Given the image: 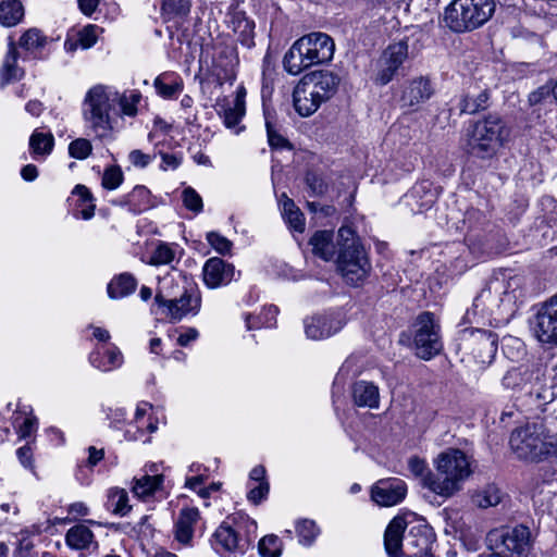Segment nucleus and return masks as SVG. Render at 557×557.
I'll return each mask as SVG.
<instances>
[{
	"mask_svg": "<svg viewBox=\"0 0 557 557\" xmlns=\"http://www.w3.org/2000/svg\"><path fill=\"white\" fill-rule=\"evenodd\" d=\"M129 162L137 168H146L152 160L150 154L144 153L139 149H135L128 154Z\"/></svg>",
	"mask_w": 557,
	"mask_h": 557,
	"instance_id": "obj_56",
	"label": "nucleus"
},
{
	"mask_svg": "<svg viewBox=\"0 0 557 557\" xmlns=\"http://www.w3.org/2000/svg\"><path fill=\"white\" fill-rule=\"evenodd\" d=\"M149 197H150V191L145 187V186H136L132 193L128 194L127 196V202L129 205H134L137 210H143L140 203L139 205H136L135 203V200L136 199H140L143 201V205L145 207H147L149 205Z\"/></svg>",
	"mask_w": 557,
	"mask_h": 557,
	"instance_id": "obj_52",
	"label": "nucleus"
},
{
	"mask_svg": "<svg viewBox=\"0 0 557 557\" xmlns=\"http://www.w3.org/2000/svg\"><path fill=\"white\" fill-rule=\"evenodd\" d=\"M175 288L178 284L173 278L164 277L156 294V302L166 308V317L172 321H180L189 312H197L200 307V299L193 297L185 288L178 295Z\"/></svg>",
	"mask_w": 557,
	"mask_h": 557,
	"instance_id": "obj_7",
	"label": "nucleus"
},
{
	"mask_svg": "<svg viewBox=\"0 0 557 557\" xmlns=\"http://www.w3.org/2000/svg\"><path fill=\"white\" fill-rule=\"evenodd\" d=\"M431 540L420 528H412L405 537V557H431Z\"/></svg>",
	"mask_w": 557,
	"mask_h": 557,
	"instance_id": "obj_19",
	"label": "nucleus"
},
{
	"mask_svg": "<svg viewBox=\"0 0 557 557\" xmlns=\"http://www.w3.org/2000/svg\"><path fill=\"white\" fill-rule=\"evenodd\" d=\"M267 133L271 147L284 148L287 146V140L272 127L270 122H267Z\"/></svg>",
	"mask_w": 557,
	"mask_h": 557,
	"instance_id": "obj_57",
	"label": "nucleus"
},
{
	"mask_svg": "<svg viewBox=\"0 0 557 557\" xmlns=\"http://www.w3.org/2000/svg\"><path fill=\"white\" fill-rule=\"evenodd\" d=\"M408 466H409L410 471L414 475L423 476L424 478V475H425L424 472L426 470V466H425V462L422 459H419L417 457H412V458L409 459Z\"/></svg>",
	"mask_w": 557,
	"mask_h": 557,
	"instance_id": "obj_60",
	"label": "nucleus"
},
{
	"mask_svg": "<svg viewBox=\"0 0 557 557\" xmlns=\"http://www.w3.org/2000/svg\"><path fill=\"white\" fill-rule=\"evenodd\" d=\"M407 494L406 483L397 478L379 480L371 488V498L380 506H395Z\"/></svg>",
	"mask_w": 557,
	"mask_h": 557,
	"instance_id": "obj_14",
	"label": "nucleus"
},
{
	"mask_svg": "<svg viewBox=\"0 0 557 557\" xmlns=\"http://www.w3.org/2000/svg\"><path fill=\"white\" fill-rule=\"evenodd\" d=\"M342 239L341 249L336 260L337 270L347 284L358 286L369 275L371 263L364 247L354 237L350 227L343 226L338 230Z\"/></svg>",
	"mask_w": 557,
	"mask_h": 557,
	"instance_id": "obj_4",
	"label": "nucleus"
},
{
	"mask_svg": "<svg viewBox=\"0 0 557 557\" xmlns=\"http://www.w3.org/2000/svg\"><path fill=\"white\" fill-rule=\"evenodd\" d=\"M335 42L331 36L313 32L297 39L284 55V69L292 75L304 70L323 64L333 59Z\"/></svg>",
	"mask_w": 557,
	"mask_h": 557,
	"instance_id": "obj_2",
	"label": "nucleus"
},
{
	"mask_svg": "<svg viewBox=\"0 0 557 557\" xmlns=\"http://www.w3.org/2000/svg\"><path fill=\"white\" fill-rule=\"evenodd\" d=\"M341 329L336 322L325 315H315L305 320V332L308 338L322 339L331 336Z\"/></svg>",
	"mask_w": 557,
	"mask_h": 557,
	"instance_id": "obj_23",
	"label": "nucleus"
},
{
	"mask_svg": "<svg viewBox=\"0 0 557 557\" xmlns=\"http://www.w3.org/2000/svg\"><path fill=\"white\" fill-rule=\"evenodd\" d=\"M406 529V521L403 518H394L384 535V544L387 554L392 557H398L399 553L404 554L403 535Z\"/></svg>",
	"mask_w": 557,
	"mask_h": 557,
	"instance_id": "obj_22",
	"label": "nucleus"
},
{
	"mask_svg": "<svg viewBox=\"0 0 557 557\" xmlns=\"http://www.w3.org/2000/svg\"><path fill=\"white\" fill-rule=\"evenodd\" d=\"M545 382L549 391L554 392V398L557 396V366L546 367L544 369Z\"/></svg>",
	"mask_w": 557,
	"mask_h": 557,
	"instance_id": "obj_58",
	"label": "nucleus"
},
{
	"mask_svg": "<svg viewBox=\"0 0 557 557\" xmlns=\"http://www.w3.org/2000/svg\"><path fill=\"white\" fill-rule=\"evenodd\" d=\"M97 29L96 25H87L77 33L79 46L83 49L92 47L97 41Z\"/></svg>",
	"mask_w": 557,
	"mask_h": 557,
	"instance_id": "obj_51",
	"label": "nucleus"
},
{
	"mask_svg": "<svg viewBox=\"0 0 557 557\" xmlns=\"http://www.w3.org/2000/svg\"><path fill=\"white\" fill-rule=\"evenodd\" d=\"M312 252L325 261L333 259L335 255V246L333 243V232L318 231L310 239Z\"/></svg>",
	"mask_w": 557,
	"mask_h": 557,
	"instance_id": "obj_27",
	"label": "nucleus"
},
{
	"mask_svg": "<svg viewBox=\"0 0 557 557\" xmlns=\"http://www.w3.org/2000/svg\"><path fill=\"white\" fill-rule=\"evenodd\" d=\"M502 500L500 490L496 485H487L472 496V502L480 508L496 506Z\"/></svg>",
	"mask_w": 557,
	"mask_h": 557,
	"instance_id": "obj_35",
	"label": "nucleus"
},
{
	"mask_svg": "<svg viewBox=\"0 0 557 557\" xmlns=\"http://www.w3.org/2000/svg\"><path fill=\"white\" fill-rule=\"evenodd\" d=\"M433 94L429 78L420 76L409 81L403 90L401 102L405 107H413L428 100Z\"/></svg>",
	"mask_w": 557,
	"mask_h": 557,
	"instance_id": "obj_18",
	"label": "nucleus"
},
{
	"mask_svg": "<svg viewBox=\"0 0 557 557\" xmlns=\"http://www.w3.org/2000/svg\"><path fill=\"white\" fill-rule=\"evenodd\" d=\"M109 502L112 507V512L115 515L123 517L131 510L127 492L123 488H111L109 492Z\"/></svg>",
	"mask_w": 557,
	"mask_h": 557,
	"instance_id": "obj_38",
	"label": "nucleus"
},
{
	"mask_svg": "<svg viewBox=\"0 0 557 557\" xmlns=\"http://www.w3.org/2000/svg\"><path fill=\"white\" fill-rule=\"evenodd\" d=\"M92 150L90 141L86 138H77L73 140L69 146V153L72 158L84 160Z\"/></svg>",
	"mask_w": 557,
	"mask_h": 557,
	"instance_id": "obj_47",
	"label": "nucleus"
},
{
	"mask_svg": "<svg viewBox=\"0 0 557 557\" xmlns=\"http://www.w3.org/2000/svg\"><path fill=\"white\" fill-rule=\"evenodd\" d=\"M124 176L121 169L117 165H112L104 170L102 175V186L106 189L113 190L122 184Z\"/></svg>",
	"mask_w": 557,
	"mask_h": 557,
	"instance_id": "obj_45",
	"label": "nucleus"
},
{
	"mask_svg": "<svg viewBox=\"0 0 557 557\" xmlns=\"http://www.w3.org/2000/svg\"><path fill=\"white\" fill-rule=\"evenodd\" d=\"M89 362L96 369L109 372L122 366L123 355L116 346H111L103 352L100 350L92 351L89 355Z\"/></svg>",
	"mask_w": 557,
	"mask_h": 557,
	"instance_id": "obj_24",
	"label": "nucleus"
},
{
	"mask_svg": "<svg viewBox=\"0 0 557 557\" xmlns=\"http://www.w3.org/2000/svg\"><path fill=\"white\" fill-rule=\"evenodd\" d=\"M269 483L260 482L256 486H252L247 495L248 499L258 505L269 493Z\"/></svg>",
	"mask_w": 557,
	"mask_h": 557,
	"instance_id": "obj_54",
	"label": "nucleus"
},
{
	"mask_svg": "<svg viewBox=\"0 0 557 557\" xmlns=\"http://www.w3.org/2000/svg\"><path fill=\"white\" fill-rule=\"evenodd\" d=\"M199 333L196 329H188L185 333H182L178 338L177 343L181 346H187L191 341H195L198 337Z\"/></svg>",
	"mask_w": 557,
	"mask_h": 557,
	"instance_id": "obj_62",
	"label": "nucleus"
},
{
	"mask_svg": "<svg viewBox=\"0 0 557 557\" xmlns=\"http://www.w3.org/2000/svg\"><path fill=\"white\" fill-rule=\"evenodd\" d=\"M161 169L166 171L169 169L175 170L180 166L182 159L175 154L161 153Z\"/></svg>",
	"mask_w": 557,
	"mask_h": 557,
	"instance_id": "obj_59",
	"label": "nucleus"
},
{
	"mask_svg": "<svg viewBox=\"0 0 557 557\" xmlns=\"http://www.w3.org/2000/svg\"><path fill=\"white\" fill-rule=\"evenodd\" d=\"M163 482L161 474L148 475L145 474L139 479H134L133 492L139 497L151 495L154 491L160 488Z\"/></svg>",
	"mask_w": 557,
	"mask_h": 557,
	"instance_id": "obj_34",
	"label": "nucleus"
},
{
	"mask_svg": "<svg viewBox=\"0 0 557 557\" xmlns=\"http://www.w3.org/2000/svg\"><path fill=\"white\" fill-rule=\"evenodd\" d=\"M88 453L87 463L89 467H95L104 457V450L102 448L98 449L95 446L88 447Z\"/></svg>",
	"mask_w": 557,
	"mask_h": 557,
	"instance_id": "obj_61",
	"label": "nucleus"
},
{
	"mask_svg": "<svg viewBox=\"0 0 557 557\" xmlns=\"http://www.w3.org/2000/svg\"><path fill=\"white\" fill-rule=\"evenodd\" d=\"M318 528L312 520H302L297 524V533L300 542L305 545H310L318 535Z\"/></svg>",
	"mask_w": 557,
	"mask_h": 557,
	"instance_id": "obj_46",
	"label": "nucleus"
},
{
	"mask_svg": "<svg viewBox=\"0 0 557 557\" xmlns=\"http://www.w3.org/2000/svg\"><path fill=\"white\" fill-rule=\"evenodd\" d=\"M65 541L74 549H87L94 543V533L87 525L76 524L67 530Z\"/></svg>",
	"mask_w": 557,
	"mask_h": 557,
	"instance_id": "obj_30",
	"label": "nucleus"
},
{
	"mask_svg": "<svg viewBox=\"0 0 557 557\" xmlns=\"http://www.w3.org/2000/svg\"><path fill=\"white\" fill-rule=\"evenodd\" d=\"M23 16L24 8L18 0H3L0 3V24L3 26H14Z\"/></svg>",
	"mask_w": 557,
	"mask_h": 557,
	"instance_id": "obj_32",
	"label": "nucleus"
},
{
	"mask_svg": "<svg viewBox=\"0 0 557 557\" xmlns=\"http://www.w3.org/2000/svg\"><path fill=\"white\" fill-rule=\"evenodd\" d=\"M498 337L492 331L473 330L465 339V347L482 367L490 364L497 351Z\"/></svg>",
	"mask_w": 557,
	"mask_h": 557,
	"instance_id": "obj_12",
	"label": "nucleus"
},
{
	"mask_svg": "<svg viewBox=\"0 0 557 557\" xmlns=\"http://www.w3.org/2000/svg\"><path fill=\"white\" fill-rule=\"evenodd\" d=\"M529 368L525 369H512L508 371L505 376L503 377V385L506 388H511L513 391H518L524 394L528 380L525 379L527 371H529Z\"/></svg>",
	"mask_w": 557,
	"mask_h": 557,
	"instance_id": "obj_39",
	"label": "nucleus"
},
{
	"mask_svg": "<svg viewBox=\"0 0 557 557\" xmlns=\"http://www.w3.org/2000/svg\"><path fill=\"white\" fill-rule=\"evenodd\" d=\"M47 42V38L37 28L26 30L20 38V47L23 49L36 52L40 50Z\"/></svg>",
	"mask_w": 557,
	"mask_h": 557,
	"instance_id": "obj_37",
	"label": "nucleus"
},
{
	"mask_svg": "<svg viewBox=\"0 0 557 557\" xmlns=\"http://www.w3.org/2000/svg\"><path fill=\"white\" fill-rule=\"evenodd\" d=\"M99 4V0H78V7L85 15H91Z\"/></svg>",
	"mask_w": 557,
	"mask_h": 557,
	"instance_id": "obj_63",
	"label": "nucleus"
},
{
	"mask_svg": "<svg viewBox=\"0 0 557 557\" xmlns=\"http://www.w3.org/2000/svg\"><path fill=\"white\" fill-rule=\"evenodd\" d=\"M434 465L436 472H426L422 483L424 487L440 496H453L472 474L470 459L457 448L441 453Z\"/></svg>",
	"mask_w": 557,
	"mask_h": 557,
	"instance_id": "obj_1",
	"label": "nucleus"
},
{
	"mask_svg": "<svg viewBox=\"0 0 557 557\" xmlns=\"http://www.w3.org/2000/svg\"><path fill=\"white\" fill-rule=\"evenodd\" d=\"M258 547L262 557H280L282 554V543L274 534L263 536Z\"/></svg>",
	"mask_w": 557,
	"mask_h": 557,
	"instance_id": "obj_43",
	"label": "nucleus"
},
{
	"mask_svg": "<svg viewBox=\"0 0 557 557\" xmlns=\"http://www.w3.org/2000/svg\"><path fill=\"white\" fill-rule=\"evenodd\" d=\"M25 110L34 116H39L44 110V106L38 100H30L26 103Z\"/></svg>",
	"mask_w": 557,
	"mask_h": 557,
	"instance_id": "obj_64",
	"label": "nucleus"
},
{
	"mask_svg": "<svg viewBox=\"0 0 557 557\" xmlns=\"http://www.w3.org/2000/svg\"><path fill=\"white\" fill-rule=\"evenodd\" d=\"M513 454L522 460L540 462L557 451L542 423H528L512 431L509 441Z\"/></svg>",
	"mask_w": 557,
	"mask_h": 557,
	"instance_id": "obj_3",
	"label": "nucleus"
},
{
	"mask_svg": "<svg viewBox=\"0 0 557 557\" xmlns=\"http://www.w3.org/2000/svg\"><path fill=\"white\" fill-rule=\"evenodd\" d=\"M488 94L481 91L476 96L467 95L460 102V111L467 114H474L486 108Z\"/></svg>",
	"mask_w": 557,
	"mask_h": 557,
	"instance_id": "obj_42",
	"label": "nucleus"
},
{
	"mask_svg": "<svg viewBox=\"0 0 557 557\" xmlns=\"http://www.w3.org/2000/svg\"><path fill=\"white\" fill-rule=\"evenodd\" d=\"M197 508H184L181 510L175 524V539L184 545H190L194 537V527L199 520Z\"/></svg>",
	"mask_w": 557,
	"mask_h": 557,
	"instance_id": "obj_21",
	"label": "nucleus"
},
{
	"mask_svg": "<svg viewBox=\"0 0 557 557\" xmlns=\"http://www.w3.org/2000/svg\"><path fill=\"white\" fill-rule=\"evenodd\" d=\"M207 240L218 252L225 255L231 251L232 242L216 232L207 234Z\"/></svg>",
	"mask_w": 557,
	"mask_h": 557,
	"instance_id": "obj_50",
	"label": "nucleus"
},
{
	"mask_svg": "<svg viewBox=\"0 0 557 557\" xmlns=\"http://www.w3.org/2000/svg\"><path fill=\"white\" fill-rule=\"evenodd\" d=\"M137 286L136 278L128 273L120 274L114 277L108 285V295L110 298L116 299L128 296Z\"/></svg>",
	"mask_w": 557,
	"mask_h": 557,
	"instance_id": "obj_31",
	"label": "nucleus"
},
{
	"mask_svg": "<svg viewBox=\"0 0 557 557\" xmlns=\"http://www.w3.org/2000/svg\"><path fill=\"white\" fill-rule=\"evenodd\" d=\"M495 0H453L444 13L445 25L453 32L473 30L494 14Z\"/></svg>",
	"mask_w": 557,
	"mask_h": 557,
	"instance_id": "obj_5",
	"label": "nucleus"
},
{
	"mask_svg": "<svg viewBox=\"0 0 557 557\" xmlns=\"http://www.w3.org/2000/svg\"><path fill=\"white\" fill-rule=\"evenodd\" d=\"M306 183L313 196H321L327 189L325 182L314 173H308L306 175Z\"/></svg>",
	"mask_w": 557,
	"mask_h": 557,
	"instance_id": "obj_53",
	"label": "nucleus"
},
{
	"mask_svg": "<svg viewBox=\"0 0 557 557\" xmlns=\"http://www.w3.org/2000/svg\"><path fill=\"white\" fill-rule=\"evenodd\" d=\"M407 58V40L389 45L377 61L379 69L374 82L381 86L388 84Z\"/></svg>",
	"mask_w": 557,
	"mask_h": 557,
	"instance_id": "obj_13",
	"label": "nucleus"
},
{
	"mask_svg": "<svg viewBox=\"0 0 557 557\" xmlns=\"http://www.w3.org/2000/svg\"><path fill=\"white\" fill-rule=\"evenodd\" d=\"M521 286V278L518 276H510L508 280L495 278L491 281L488 288L495 293L504 295L502 301H515L517 299L516 292Z\"/></svg>",
	"mask_w": 557,
	"mask_h": 557,
	"instance_id": "obj_33",
	"label": "nucleus"
},
{
	"mask_svg": "<svg viewBox=\"0 0 557 557\" xmlns=\"http://www.w3.org/2000/svg\"><path fill=\"white\" fill-rule=\"evenodd\" d=\"M18 52L13 41L9 44V50L4 58L1 69V85L9 84L13 81L20 79L24 72L16 65Z\"/></svg>",
	"mask_w": 557,
	"mask_h": 557,
	"instance_id": "obj_29",
	"label": "nucleus"
},
{
	"mask_svg": "<svg viewBox=\"0 0 557 557\" xmlns=\"http://www.w3.org/2000/svg\"><path fill=\"white\" fill-rule=\"evenodd\" d=\"M293 100L295 110L301 116H310L324 103L308 84L305 85L304 78L296 85Z\"/></svg>",
	"mask_w": 557,
	"mask_h": 557,
	"instance_id": "obj_16",
	"label": "nucleus"
},
{
	"mask_svg": "<svg viewBox=\"0 0 557 557\" xmlns=\"http://www.w3.org/2000/svg\"><path fill=\"white\" fill-rule=\"evenodd\" d=\"M54 144L51 134H44L34 132L29 139V147L35 154H49L52 151Z\"/></svg>",
	"mask_w": 557,
	"mask_h": 557,
	"instance_id": "obj_40",
	"label": "nucleus"
},
{
	"mask_svg": "<svg viewBox=\"0 0 557 557\" xmlns=\"http://www.w3.org/2000/svg\"><path fill=\"white\" fill-rule=\"evenodd\" d=\"M282 215L290 228L302 233L305 231V216L294 200L285 194L281 196Z\"/></svg>",
	"mask_w": 557,
	"mask_h": 557,
	"instance_id": "obj_28",
	"label": "nucleus"
},
{
	"mask_svg": "<svg viewBox=\"0 0 557 557\" xmlns=\"http://www.w3.org/2000/svg\"><path fill=\"white\" fill-rule=\"evenodd\" d=\"M508 135L505 123L490 115L473 125L468 140L469 152L479 159H491L497 154Z\"/></svg>",
	"mask_w": 557,
	"mask_h": 557,
	"instance_id": "obj_6",
	"label": "nucleus"
},
{
	"mask_svg": "<svg viewBox=\"0 0 557 557\" xmlns=\"http://www.w3.org/2000/svg\"><path fill=\"white\" fill-rule=\"evenodd\" d=\"M166 76H159L154 81L157 92L166 99L173 98L183 90V82L181 79L168 81Z\"/></svg>",
	"mask_w": 557,
	"mask_h": 557,
	"instance_id": "obj_36",
	"label": "nucleus"
},
{
	"mask_svg": "<svg viewBox=\"0 0 557 557\" xmlns=\"http://www.w3.org/2000/svg\"><path fill=\"white\" fill-rule=\"evenodd\" d=\"M238 545L237 533L226 523H222L213 534L212 546L221 555L236 550Z\"/></svg>",
	"mask_w": 557,
	"mask_h": 557,
	"instance_id": "obj_25",
	"label": "nucleus"
},
{
	"mask_svg": "<svg viewBox=\"0 0 557 557\" xmlns=\"http://www.w3.org/2000/svg\"><path fill=\"white\" fill-rule=\"evenodd\" d=\"M16 456L20 462L27 469L34 470V460H33V448L29 444H26L20 447L16 450Z\"/></svg>",
	"mask_w": 557,
	"mask_h": 557,
	"instance_id": "obj_55",
	"label": "nucleus"
},
{
	"mask_svg": "<svg viewBox=\"0 0 557 557\" xmlns=\"http://www.w3.org/2000/svg\"><path fill=\"white\" fill-rule=\"evenodd\" d=\"M245 114V100L240 94L236 96L233 107L224 109L223 117L226 127H235Z\"/></svg>",
	"mask_w": 557,
	"mask_h": 557,
	"instance_id": "obj_41",
	"label": "nucleus"
},
{
	"mask_svg": "<svg viewBox=\"0 0 557 557\" xmlns=\"http://www.w3.org/2000/svg\"><path fill=\"white\" fill-rule=\"evenodd\" d=\"M302 78L305 85L308 84L324 102L336 94L341 82L336 74L323 70L308 73Z\"/></svg>",
	"mask_w": 557,
	"mask_h": 557,
	"instance_id": "obj_15",
	"label": "nucleus"
},
{
	"mask_svg": "<svg viewBox=\"0 0 557 557\" xmlns=\"http://www.w3.org/2000/svg\"><path fill=\"white\" fill-rule=\"evenodd\" d=\"M175 252L168 244H160L150 257L149 264L161 265L173 261Z\"/></svg>",
	"mask_w": 557,
	"mask_h": 557,
	"instance_id": "obj_44",
	"label": "nucleus"
},
{
	"mask_svg": "<svg viewBox=\"0 0 557 557\" xmlns=\"http://www.w3.org/2000/svg\"><path fill=\"white\" fill-rule=\"evenodd\" d=\"M184 206L198 213L202 210V199L200 195L191 187H187L183 190L182 194Z\"/></svg>",
	"mask_w": 557,
	"mask_h": 557,
	"instance_id": "obj_48",
	"label": "nucleus"
},
{
	"mask_svg": "<svg viewBox=\"0 0 557 557\" xmlns=\"http://www.w3.org/2000/svg\"><path fill=\"white\" fill-rule=\"evenodd\" d=\"M352 398L359 407L377 408L380 400L379 388L372 383L359 381L352 386Z\"/></svg>",
	"mask_w": 557,
	"mask_h": 557,
	"instance_id": "obj_26",
	"label": "nucleus"
},
{
	"mask_svg": "<svg viewBox=\"0 0 557 557\" xmlns=\"http://www.w3.org/2000/svg\"><path fill=\"white\" fill-rule=\"evenodd\" d=\"M524 380H528L524 395L535 397L536 399L545 403L554 399V392L549 391L547 382H545L544 370L540 368H532L527 371Z\"/></svg>",
	"mask_w": 557,
	"mask_h": 557,
	"instance_id": "obj_20",
	"label": "nucleus"
},
{
	"mask_svg": "<svg viewBox=\"0 0 557 557\" xmlns=\"http://www.w3.org/2000/svg\"><path fill=\"white\" fill-rule=\"evenodd\" d=\"M234 267L221 258H210L203 267V280L209 287H218L233 280Z\"/></svg>",
	"mask_w": 557,
	"mask_h": 557,
	"instance_id": "obj_17",
	"label": "nucleus"
},
{
	"mask_svg": "<svg viewBox=\"0 0 557 557\" xmlns=\"http://www.w3.org/2000/svg\"><path fill=\"white\" fill-rule=\"evenodd\" d=\"M532 331L540 343L557 345V295L541 304L532 322Z\"/></svg>",
	"mask_w": 557,
	"mask_h": 557,
	"instance_id": "obj_11",
	"label": "nucleus"
},
{
	"mask_svg": "<svg viewBox=\"0 0 557 557\" xmlns=\"http://www.w3.org/2000/svg\"><path fill=\"white\" fill-rule=\"evenodd\" d=\"M114 100L103 85H96L87 91L83 101V117L96 133L111 128L110 111Z\"/></svg>",
	"mask_w": 557,
	"mask_h": 557,
	"instance_id": "obj_8",
	"label": "nucleus"
},
{
	"mask_svg": "<svg viewBox=\"0 0 557 557\" xmlns=\"http://www.w3.org/2000/svg\"><path fill=\"white\" fill-rule=\"evenodd\" d=\"M162 9L165 13L186 15L190 9L189 0H163Z\"/></svg>",
	"mask_w": 557,
	"mask_h": 557,
	"instance_id": "obj_49",
	"label": "nucleus"
},
{
	"mask_svg": "<svg viewBox=\"0 0 557 557\" xmlns=\"http://www.w3.org/2000/svg\"><path fill=\"white\" fill-rule=\"evenodd\" d=\"M440 331L433 313L423 312L418 315L413 324V349L417 357L430 360L442 351Z\"/></svg>",
	"mask_w": 557,
	"mask_h": 557,
	"instance_id": "obj_9",
	"label": "nucleus"
},
{
	"mask_svg": "<svg viewBox=\"0 0 557 557\" xmlns=\"http://www.w3.org/2000/svg\"><path fill=\"white\" fill-rule=\"evenodd\" d=\"M487 540L492 547L510 557H527L532 547L531 532L523 524L491 531Z\"/></svg>",
	"mask_w": 557,
	"mask_h": 557,
	"instance_id": "obj_10",
	"label": "nucleus"
}]
</instances>
